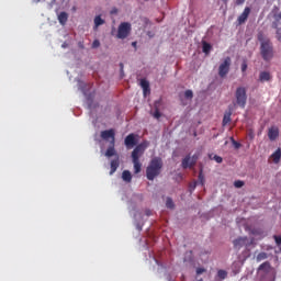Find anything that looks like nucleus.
I'll list each match as a JSON object with an SVG mask.
<instances>
[{
  "label": "nucleus",
  "mask_w": 281,
  "mask_h": 281,
  "mask_svg": "<svg viewBox=\"0 0 281 281\" xmlns=\"http://www.w3.org/2000/svg\"><path fill=\"white\" fill-rule=\"evenodd\" d=\"M147 216H150V211H147Z\"/></svg>",
  "instance_id": "obj_47"
},
{
  "label": "nucleus",
  "mask_w": 281,
  "mask_h": 281,
  "mask_svg": "<svg viewBox=\"0 0 281 281\" xmlns=\"http://www.w3.org/2000/svg\"><path fill=\"white\" fill-rule=\"evenodd\" d=\"M161 168H164V161L161 160V158H153L146 168V177L148 181H155V178L161 175Z\"/></svg>",
  "instance_id": "obj_2"
},
{
  "label": "nucleus",
  "mask_w": 281,
  "mask_h": 281,
  "mask_svg": "<svg viewBox=\"0 0 281 281\" xmlns=\"http://www.w3.org/2000/svg\"><path fill=\"white\" fill-rule=\"evenodd\" d=\"M198 184H199V182H196V181L191 182V183H190V189H191V190H195V188H196Z\"/></svg>",
  "instance_id": "obj_38"
},
{
  "label": "nucleus",
  "mask_w": 281,
  "mask_h": 281,
  "mask_svg": "<svg viewBox=\"0 0 281 281\" xmlns=\"http://www.w3.org/2000/svg\"><path fill=\"white\" fill-rule=\"evenodd\" d=\"M233 145H234V147H235L236 149L240 148V143H238V142H236V140L233 142Z\"/></svg>",
  "instance_id": "obj_40"
},
{
  "label": "nucleus",
  "mask_w": 281,
  "mask_h": 281,
  "mask_svg": "<svg viewBox=\"0 0 281 281\" xmlns=\"http://www.w3.org/2000/svg\"><path fill=\"white\" fill-rule=\"evenodd\" d=\"M229 67H232V58L226 57L224 61L218 67L220 78H225L229 74Z\"/></svg>",
  "instance_id": "obj_7"
},
{
  "label": "nucleus",
  "mask_w": 281,
  "mask_h": 281,
  "mask_svg": "<svg viewBox=\"0 0 281 281\" xmlns=\"http://www.w3.org/2000/svg\"><path fill=\"white\" fill-rule=\"evenodd\" d=\"M268 137L270 142H276L277 137H280V130L277 126H272L268 130Z\"/></svg>",
  "instance_id": "obj_11"
},
{
  "label": "nucleus",
  "mask_w": 281,
  "mask_h": 281,
  "mask_svg": "<svg viewBox=\"0 0 281 281\" xmlns=\"http://www.w3.org/2000/svg\"><path fill=\"white\" fill-rule=\"evenodd\" d=\"M154 117L156 119V120H159V117H161V112H159V109H157L156 108V110H155V112H154Z\"/></svg>",
  "instance_id": "obj_33"
},
{
  "label": "nucleus",
  "mask_w": 281,
  "mask_h": 281,
  "mask_svg": "<svg viewBox=\"0 0 281 281\" xmlns=\"http://www.w3.org/2000/svg\"><path fill=\"white\" fill-rule=\"evenodd\" d=\"M98 47H100V41L94 40L93 43H92V49H98Z\"/></svg>",
  "instance_id": "obj_34"
},
{
  "label": "nucleus",
  "mask_w": 281,
  "mask_h": 281,
  "mask_svg": "<svg viewBox=\"0 0 281 281\" xmlns=\"http://www.w3.org/2000/svg\"><path fill=\"white\" fill-rule=\"evenodd\" d=\"M166 207H168L169 210L175 209V202L170 198H167Z\"/></svg>",
  "instance_id": "obj_29"
},
{
  "label": "nucleus",
  "mask_w": 281,
  "mask_h": 281,
  "mask_svg": "<svg viewBox=\"0 0 281 281\" xmlns=\"http://www.w3.org/2000/svg\"><path fill=\"white\" fill-rule=\"evenodd\" d=\"M209 159H214V161H216V164H223V157H221L218 155H214V157H212V154H210Z\"/></svg>",
  "instance_id": "obj_27"
},
{
  "label": "nucleus",
  "mask_w": 281,
  "mask_h": 281,
  "mask_svg": "<svg viewBox=\"0 0 281 281\" xmlns=\"http://www.w3.org/2000/svg\"><path fill=\"white\" fill-rule=\"evenodd\" d=\"M273 239H274V241H276V244H277L278 246L281 245V236L274 235V236H273Z\"/></svg>",
  "instance_id": "obj_37"
},
{
  "label": "nucleus",
  "mask_w": 281,
  "mask_h": 281,
  "mask_svg": "<svg viewBox=\"0 0 281 281\" xmlns=\"http://www.w3.org/2000/svg\"><path fill=\"white\" fill-rule=\"evenodd\" d=\"M140 87H142L143 91H146V89H150V82H148V80H146V79H142Z\"/></svg>",
  "instance_id": "obj_26"
},
{
  "label": "nucleus",
  "mask_w": 281,
  "mask_h": 281,
  "mask_svg": "<svg viewBox=\"0 0 281 281\" xmlns=\"http://www.w3.org/2000/svg\"><path fill=\"white\" fill-rule=\"evenodd\" d=\"M79 47H81V49H85V44H82V42H79Z\"/></svg>",
  "instance_id": "obj_43"
},
{
  "label": "nucleus",
  "mask_w": 281,
  "mask_h": 281,
  "mask_svg": "<svg viewBox=\"0 0 281 281\" xmlns=\"http://www.w3.org/2000/svg\"><path fill=\"white\" fill-rule=\"evenodd\" d=\"M124 145L128 149L134 148V146H137V135H135L134 133L127 135L124 139Z\"/></svg>",
  "instance_id": "obj_10"
},
{
  "label": "nucleus",
  "mask_w": 281,
  "mask_h": 281,
  "mask_svg": "<svg viewBox=\"0 0 281 281\" xmlns=\"http://www.w3.org/2000/svg\"><path fill=\"white\" fill-rule=\"evenodd\" d=\"M196 183L205 186V176L203 175V168L200 169Z\"/></svg>",
  "instance_id": "obj_22"
},
{
  "label": "nucleus",
  "mask_w": 281,
  "mask_h": 281,
  "mask_svg": "<svg viewBox=\"0 0 281 281\" xmlns=\"http://www.w3.org/2000/svg\"><path fill=\"white\" fill-rule=\"evenodd\" d=\"M196 161H199V154H194L191 157V166H196Z\"/></svg>",
  "instance_id": "obj_31"
},
{
  "label": "nucleus",
  "mask_w": 281,
  "mask_h": 281,
  "mask_svg": "<svg viewBox=\"0 0 281 281\" xmlns=\"http://www.w3.org/2000/svg\"><path fill=\"white\" fill-rule=\"evenodd\" d=\"M234 249H237V251H240L243 247H251L254 245V239L249 240V237H238L233 240Z\"/></svg>",
  "instance_id": "obj_4"
},
{
  "label": "nucleus",
  "mask_w": 281,
  "mask_h": 281,
  "mask_svg": "<svg viewBox=\"0 0 281 281\" xmlns=\"http://www.w3.org/2000/svg\"><path fill=\"white\" fill-rule=\"evenodd\" d=\"M235 3L237 5H243V3H245V0H235Z\"/></svg>",
  "instance_id": "obj_41"
},
{
  "label": "nucleus",
  "mask_w": 281,
  "mask_h": 281,
  "mask_svg": "<svg viewBox=\"0 0 281 281\" xmlns=\"http://www.w3.org/2000/svg\"><path fill=\"white\" fill-rule=\"evenodd\" d=\"M134 166V173L139 175L142 172V162L138 159H132Z\"/></svg>",
  "instance_id": "obj_16"
},
{
  "label": "nucleus",
  "mask_w": 281,
  "mask_h": 281,
  "mask_svg": "<svg viewBox=\"0 0 281 281\" xmlns=\"http://www.w3.org/2000/svg\"><path fill=\"white\" fill-rule=\"evenodd\" d=\"M146 148H148V140L138 144L132 151V159H137L139 161V157L146 153Z\"/></svg>",
  "instance_id": "obj_5"
},
{
  "label": "nucleus",
  "mask_w": 281,
  "mask_h": 281,
  "mask_svg": "<svg viewBox=\"0 0 281 281\" xmlns=\"http://www.w3.org/2000/svg\"><path fill=\"white\" fill-rule=\"evenodd\" d=\"M115 155V144H110L105 151V157H113Z\"/></svg>",
  "instance_id": "obj_19"
},
{
  "label": "nucleus",
  "mask_w": 281,
  "mask_h": 281,
  "mask_svg": "<svg viewBox=\"0 0 281 281\" xmlns=\"http://www.w3.org/2000/svg\"><path fill=\"white\" fill-rule=\"evenodd\" d=\"M269 258V255L267 252H259L256 257V260L258 262H262V260H267Z\"/></svg>",
  "instance_id": "obj_24"
},
{
  "label": "nucleus",
  "mask_w": 281,
  "mask_h": 281,
  "mask_svg": "<svg viewBox=\"0 0 281 281\" xmlns=\"http://www.w3.org/2000/svg\"><path fill=\"white\" fill-rule=\"evenodd\" d=\"M120 67H121V74H122V71H124V64H120Z\"/></svg>",
  "instance_id": "obj_44"
},
{
  "label": "nucleus",
  "mask_w": 281,
  "mask_h": 281,
  "mask_svg": "<svg viewBox=\"0 0 281 281\" xmlns=\"http://www.w3.org/2000/svg\"><path fill=\"white\" fill-rule=\"evenodd\" d=\"M122 179H123V181H125L126 183H131V181H133V176L131 175V171L124 170V171L122 172Z\"/></svg>",
  "instance_id": "obj_18"
},
{
  "label": "nucleus",
  "mask_w": 281,
  "mask_h": 281,
  "mask_svg": "<svg viewBox=\"0 0 281 281\" xmlns=\"http://www.w3.org/2000/svg\"><path fill=\"white\" fill-rule=\"evenodd\" d=\"M101 139L108 142L110 139V144H115V130H105L101 132Z\"/></svg>",
  "instance_id": "obj_8"
},
{
  "label": "nucleus",
  "mask_w": 281,
  "mask_h": 281,
  "mask_svg": "<svg viewBox=\"0 0 281 281\" xmlns=\"http://www.w3.org/2000/svg\"><path fill=\"white\" fill-rule=\"evenodd\" d=\"M235 98L238 106L245 109L247 104V89L245 87H239L236 89Z\"/></svg>",
  "instance_id": "obj_3"
},
{
  "label": "nucleus",
  "mask_w": 281,
  "mask_h": 281,
  "mask_svg": "<svg viewBox=\"0 0 281 281\" xmlns=\"http://www.w3.org/2000/svg\"><path fill=\"white\" fill-rule=\"evenodd\" d=\"M251 234H252L254 236H261L262 231L254 228V229L251 231Z\"/></svg>",
  "instance_id": "obj_35"
},
{
  "label": "nucleus",
  "mask_w": 281,
  "mask_h": 281,
  "mask_svg": "<svg viewBox=\"0 0 281 281\" xmlns=\"http://www.w3.org/2000/svg\"><path fill=\"white\" fill-rule=\"evenodd\" d=\"M144 95H148L150 93V88L143 90Z\"/></svg>",
  "instance_id": "obj_42"
},
{
  "label": "nucleus",
  "mask_w": 281,
  "mask_h": 281,
  "mask_svg": "<svg viewBox=\"0 0 281 281\" xmlns=\"http://www.w3.org/2000/svg\"><path fill=\"white\" fill-rule=\"evenodd\" d=\"M232 122V111L225 112L223 121H222V126H227Z\"/></svg>",
  "instance_id": "obj_17"
},
{
  "label": "nucleus",
  "mask_w": 281,
  "mask_h": 281,
  "mask_svg": "<svg viewBox=\"0 0 281 281\" xmlns=\"http://www.w3.org/2000/svg\"><path fill=\"white\" fill-rule=\"evenodd\" d=\"M269 80H271V72L261 71L259 74V82H269Z\"/></svg>",
  "instance_id": "obj_14"
},
{
  "label": "nucleus",
  "mask_w": 281,
  "mask_h": 281,
  "mask_svg": "<svg viewBox=\"0 0 281 281\" xmlns=\"http://www.w3.org/2000/svg\"><path fill=\"white\" fill-rule=\"evenodd\" d=\"M145 22L148 23V19H145Z\"/></svg>",
  "instance_id": "obj_49"
},
{
  "label": "nucleus",
  "mask_w": 281,
  "mask_h": 281,
  "mask_svg": "<svg viewBox=\"0 0 281 281\" xmlns=\"http://www.w3.org/2000/svg\"><path fill=\"white\" fill-rule=\"evenodd\" d=\"M184 98H186L187 100H192V98H194V92H192V90H187V91L184 92Z\"/></svg>",
  "instance_id": "obj_30"
},
{
  "label": "nucleus",
  "mask_w": 281,
  "mask_h": 281,
  "mask_svg": "<svg viewBox=\"0 0 281 281\" xmlns=\"http://www.w3.org/2000/svg\"><path fill=\"white\" fill-rule=\"evenodd\" d=\"M257 38L259 43H261L260 46V54L263 60L269 61L271 58H273V44L271 43V40L265 37V33L259 32L257 34Z\"/></svg>",
  "instance_id": "obj_1"
},
{
  "label": "nucleus",
  "mask_w": 281,
  "mask_h": 281,
  "mask_svg": "<svg viewBox=\"0 0 281 281\" xmlns=\"http://www.w3.org/2000/svg\"><path fill=\"white\" fill-rule=\"evenodd\" d=\"M271 158L273 159L274 164H280L281 149L278 148V149L271 155Z\"/></svg>",
  "instance_id": "obj_20"
},
{
  "label": "nucleus",
  "mask_w": 281,
  "mask_h": 281,
  "mask_svg": "<svg viewBox=\"0 0 281 281\" xmlns=\"http://www.w3.org/2000/svg\"><path fill=\"white\" fill-rule=\"evenodd\" d=\"M117 168H120V159H114L111 161V170H110V175H115Z\"/></svg>",
  "instance_id": "obj_15"
},
{
  "label": "nucleus",
  "mask_w": 281,
  "mask_h": 281,
  "mask_svg": "<svg viewBox=\"0 0 281 281\" xmlns=\"http://www.w3.org/2000/svg\"><path fill=\"white\" fill-rule=\"evenodd\" d=\"M167 280H168V281H172V277L168 276V277H167Z\"/></svg>",
  "instance_id": "obj_46"
},
{
  "label": "nucleus",
  "mask_w": 281,
  "mask_h": 281,
  "mask_svg": "<svg viewBox=\"0 0 281 281\" xmlns=\"http://www.w3.org/2000/svg\"><path fill=\"white\" fill-rule=\"evenodd\" d=\"M224 3H227V1H229V0H222Z\"/></svg>",
  "instance_id": "obj_48"
},
{
  "label": "nucleus",
  "mask_w": 281,
  "mask_h": 281,
  "mask_svg": "<svg viewBox=\"0 0 281 281\" xmlns=\"http://www.w3.org/2000/svg\"><path fill=\"white\" fill-rule=\"evenodd\" d=\"M128 34H131V23L128 22H122L119 25V31H117V38L124 40L128 37Z\"/></svg>",
  "instance_id": "obj_6"
},
{
  "label": "nucleus",
  "mask_w": 281,
  "mask_h": 281,
  "mask_svg": "<svg viewBox=\"0 0 281 281\" xmlns=\"http://www.w3.org/2000/svg\"><path fill=\"white\" fill-rule=\"evenodd\" d=\"M271 269V263L266 261L259 266V271H269Z\"/></svg>",
  "instance_id": "obj_25"
},
{
  "label": "nucleus",
  "mask_w": 281,
  "mask_h": 281,
  "mask_svg": "<svg viewBox=\"0 0 281 281\" xmlns=\"http://www.w3.org/2000/svg\"><path fill=\"white\" fill-rule=\"evenodd\" d=\"M100 25H104V20L102 19V16L97 15L94 18V27H100Z\"/></svg>",
  "instance_id": "obj_23"
},
{
  "label": "nucleus",
  "mask_w": 281,
  "mask_h": 281,
  "mask_svg": "<svg viewBox=\"0 0 281 281\" xmlns=\"http://www.w3.org/2000/svg\"><path fill=\"white\" fill-rule=\"evenodd\" d=\"M235 188H243V186H245V181L241 180H236L234 182Z\"/></svg>",
  "instance_id": "obj_32"
},
{
  "label": "nucleus",
  "mask_w": 281,
  "mask_h": 281,
  "mask_svg": "<svg viewBox=\"0 0 281 281\" xmlns=\"http://www.w3.org/2000/svg\"><path fill=\"white\" fill-rule=\"evenodd\" d=\"M249 14H251V8L246 7L243 13L237 18L238 25H245V23H247V20L249 19Z\"/></svg>",
  "instance_id": "obj_9"
},
{
  "label": "nucleus",
  "mask_w": 281,
  "mask_h": 281,
  "mask_svg": "<svg viewBox=\"0 0 281 281\" xmlns=\"http://www.w3.org/2000/svg\"><path fill=\"white\" fill-rule=\"evenodd\" d=\"M205 271H207L205 268H196V276H202Z\"/></svg>",
  "instance_id": "obj_36"
},
{
  "label": "nucleus",
  "mask_w": 281,
  "mask_h": 281,
  "mask_svg": "<svg viewBox=\"0 0 281 281\" xmlns=\"http://www.w3.org/2000/svg\"><path fill=\"white\" fill-rule=\"evenodd\" d=\"M132 47H137V42H133Z\"/></svg>",
  "instance_id": "obj_45"
},
{
  "label": "nucleus",
  "mask_w": 281,
  "mask_h": 281,
  "mask_svg": "<svg viewBox=\"0 0 281 281\" xmlns=\"http://www.w3.org/2000/svg\"><path fill=\"white\" fill-rule=\"evenodd\" d=\"M40 1H45V0H37V2H40Z\"/></svg>",
  "instance_id": "obj_50"
},
{
  "label": "nucleus",
  "mask_w": 281,
  "mask_h": 281,
  "mask_svg": "<svg viewBox=\"0 0 281 281\" xmlns=\"http://www.w3.org/2000/svg\"><path fill=\"white\" fill-rule=\"evenodd\" d=\"M202 52L206 55L210 54V52H212V45L207 42H203L202 43Z\"/></svg>",
  "instance_id": "obj_21"
},
{
  "label": "nucleus",
  "mask_w": 281,
  "mask_h": 281,
  "mask_svg": "<svg viewBox=\"0 0 281 281\" xmlns=\"http://www.w3.org/2000/svg\"><path fill=\"white\" fill-rule=\"evenodd\" d=\"M58 21L60 25H67V21H69V14L65 11L58 14Z\"/></svg>",
  "instance_id": "obj_13"
},
{
  "label": "nucleus",
  "mask_w": 281,
  "mask_h": 281,
  "mask_svg": "<svg viewBox=\"0 0 281 281\" xmlns=\"http://www.w3.org/2000/svg\"><path fill=\"white\" fill-rule=\"evenodd\" d=\"M241 71H247V63L241 64Z\"/></svg>",
  "instance_id": "obj_39"
},
{
  "label": "nucleus",
  "mask_w": 281,
  "mask_h": 281,
  "mask_svg": "<svg viewBox=\"0 0 281 281\" xmlns=\"http://www.w3.org/2000/svg\"><path fill=\"white\" fill-rule=\"evenodd\" d=\"M217 278H220V280H225L227 278V271L218 270L217 271Z\"/></svg>",
  "instance_id": "obj_28"
},
{
  "label": "nucleus",
  "mask_w": 281,
  "mask_h": 281,
  "mask_svg": "<svg viewBox=\"0 0 281 281\" xmlns=\"http://www.w3.org/2000/svg\"><path fill=\"white\" fill-rule=\"evenodd\" d=\"M181 166H182L183 170H188V168L192 169V167L194 166V165H192V156L187 155L182 159Z\"/></svg>",
  "instance_id": "obj_12"
}]
</instances>
